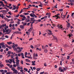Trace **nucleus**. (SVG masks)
<instances>
[{
  "mask_svg": "<svg viewBox=\"0 0 74 74\" xmlns=\"http://www.w3.org/2000/svg\"><path fill=\"white\" fill-rule=\"evenodd\" d=\"M66 69L64 67H60L58 69L59 71L60 72H64V71H66Z\"/></svg>",
  "mask_w": 74,
  "mask_h": 74,
  "instance_id": "obj_1",
  "label": "nucleus"
},
{
  "mask_svg": "<svg viewBox=\"0 0 74 74\" xmlns=\"http://www.w3.org/2000/svg\"><path fill=\"white\" fill-rule=\"evenodd\" d=\"M16 66L18 67L19 66V62H20L19 60H16Z\"/></svg>",
  "mask_w": 74,
  "mask_h": 74,
  "instance_id": "obj_2",
  "label": "nucleus"
},
{
  "mask_svg": "<svg viewBox=\"0 0 74 74\" xmlns=\"http://www.w3.org/2000/svg\"><path fill=\"white\" fill-rule=\"evenodd\" d=\"M5 43H4V42H2V43H0V45H1L2 48H4L5 47Z\"/></svg>",
  "mask_w": 74,
  "mask_h": 74,
  "instance_id": "obj_3",
  "label": "nucleus"
},
{
  "mask_svg": "<svg viewBox=\"0 0 74 74\" xmlns=\"http://www.w3.org/2000/svg\"><path fill=\"white\" fill-rule=\"evenodd\" d=\"M12 47L13 48V50L15 51H17V48L16 47H15V45H12Z\"/></svg>",
  "mask_w": 74,
  "mask_h": 74,
  "instance_id": "obj_4",
  "label": "nucleus"
},
{
  "mask_svg": "<svg viewBox=\"0 0 74 74\" xmlns=\"http://www.w3.org/2000/svg\"><path fill=\"white\" fill-rule=\"evenodd\" d=\"M5 26H6V24L5 23V25L4 24H3L2 25L0 26V29H1L2 28H3V27Z\"/></svg>",
  "mask_w": 74,
  "mask_h": 74,
  "instance_id": "obj_5",
  "label": "nucleus"
},
{
  "mask_svg": "<svg viewBox=\"0 0 74 74\" xmlns=\"http://www.w3.org/2000/svg\"><path fill=\"white\" fill-rule=\"evenodd\" d=\"M53 39L54 40H56V42L58 41V39H57V38L56 36H54L53 37Z\"/></svg>",
  "mask_w": 74,
  "mask_h": 74,
  "instance_id": "obj_6",
  "label": "nucleus"
},
{
  "mask_svg": "<svg viewBox=\"0 0 74 74\" xmlns=\"http://www.w3.org/2000/svg\"><path fill=\"white\" fill-rule=\"evenodd\" d=\"M58 28H59V29H62L63 28V26H62V25H58Z\"/></svg>",
  "mask_w": 74,
  "mask_h": 74,
  "instance_id": "obj_7",
  "label": "nucleus"
},
{
  "mask_svg": "<svg viewBox=\"0 0 74 74\" xmlns=\"http://www.w3.org/2000/svg\"><path fill=\"white\" fill-rule=\"evenodd\" d=\"M5 32H6V34H9L10 33V32H9V30L8 29L6 30Z\"/></svg>",
  "mask_w": 74,
  "mask_h": 74,
  "instance_id": "obj_8",
  "label": "nucleus"
},
{
  "mask_svg": "<svg viewBox=\"0 0 74 74\" xmlns=\"http://www.w3.org/2000/svg\"><path fill=\"white\" fill-rule=\"evenodd\" d=\"M19 50L17 51L18 52H20L22 51V49H23V48L21 47L20 49H18Z\"/></svg>",
  "mask_w": 74,
  "mask_h": 74,
  "instance_id": "obj_9",
  "label": "nucleus"
},
{
  "mask_svg": "<svg viewBox=\"0 0 74 74\" xmlns=\"http://www.w3.org/2000/svg\"><path fill=\"white\" fill-rule=\"evenodd\" d=\"M31 21H36V20H34V18H30Z\"/></svg>",
  "mask_w": 74,
  "mask_h": 74,
  "instance_id": "obj_10",
  "label": "nucleus"
},
{
  "mask_svg": "<svg viewBox=\"0 0 74 74\" xmlns=\"http://www.w3.org/2000/svg\"><path fill=\"white\" fill-rule=\"evenodd\" d=\"M70 23H68L66 25L67 27H70Z\"/></svg>",
  "mask_w": 74,
  "mask_h": 74,
  "instance_id": "obj_11",
  "label": "nucleus"
},
{
  "mask_svg": "<svg viewBox=\"0 0 74 74\" xmlns=\"http://www.w3.org/2000/svg\"><path fill=\"white\" fill-rule=\"evenodd\" d=\"M33 56H34V57H36H36H37V56H38V55L37 53H36V54H35V53H34L33 54Z\"/></svg>",
  "mask_w": 74,
  "mask_h": 74,
  "instance_id": "obj_12",
  "label": "nucleus"
},
{
  "mask_svg": "<svg viewBox=\"0 0 74 74\" xmlns=\"http://www.w3.org/2000/svg\"><path fill=\"white\" fill-rule=\"evenodd\" d=\"M68 2L70 1L71 3H74V0H68Z\"/></svg>",
  "mask_w": 74,
  "mask_h": 74,
  "instance_id": "obj_13",
  "label": "nucleus"
},
{
  "mask_svg": "<svg viewBox=\"0 0 74 74\" xmlns=\"http://www.w3.org/2000/svg\"><path fill=\"white\" fill-rule=\"evenodd\" d=\"M26 18V17L25 16L23 17V18H22V20H21L22 21H25Z\"/></svg>",
  "mask_w": 74,
  "mask_h": 74,
  "instance_id": "obj_14",
  "label": "nucleus"
},
{
  "mask_svg": "<svg viewBox=\"0 0 74 74\" xmlns=\"http://www.w3.org/2000/svg\"><path fill=\"white\" fill-rule=\"evenodd\" d=\"M32 29H33V28L32 27L30 28L28 30V32H30V31L31 32V31L32 30Z\"/></svg>",
  "mask_w": 74,
  "mask_h": 74,
  "instance_id": "obj_15",
  "label": "nucleus"
},
{
  "mask_svg": "<svg viewBox=\"0 0 74 74\" xmlns=\"http://www.w3.org/2000/svg\"><path fill=\"white\" fill-rule=\"evenodd\" d=\"M7 43L8 45H10V44H12V42H8Z\"/></svg>",
  "mask_w": 74,
  "mask_h": 74,
  "instance_id": "obj_16",
  "label": "nucleus"
},
{
  "mask_svg": "<svg viewBox=\"0 0 74 74\" xmlns=\"http://www.w3.org/2000/svg\"><path fill=\"white\" fill-rule=\"evenodd\" d=\"M20 27L21 29H24V26L23 25H21L20 26Z\"/></svg>",
  "mask_w": 74,
  "mask_h": 74,
  "instance_id": "obj_17",
  "label": "nucleus"
},
{
  "mask_svg": "<svg viewBox=\"0 0 74 74\" xmlns=\"http://www.w3.org/2000/svg\"><path fill=\"white\" fill-rule=\"evenodd\" d=\"M11 53V51H9L8 52V55H10Z\"/></svg>",
  "mask_w": 74,
  "mask_h": 74,
  "instance_id": "obj_18",
  "label": "nucleus"
},
{
  "mask_svg": "<svg viewBox=\"0 0 74 74\" xmlns=\"http://www.w3.org/2000/svg\"><path fill=\"white\" fill-rule=\"evenodd\" d=\"M26 33L27 36H29V35H30V32H26Z\"/></svg>",
  "mask_w": 74,
  "mask_h": 74,
  "instance_id": "obj_19",
  "label": "nucleus"
},
{
  "mask_svg": "<svg viewBox=\"0 0 74 74\" xmlns=\"http://www.w3.org/2000/svg\"><path fill=\"white\" fill-rule=\"evenodd\" d=\"M44 52H45V53H47V52H48V51H47V49H45L44 50Z\"/></svg>",
  "mask_w": 74,
  "mask_h": 74,
  "instance_id": "obj_20",
  "label": "nucleus"
},
{
  "mask_svg": "<svg viewBox=\"0 0 74 74\" xmlns=\"http://www.w3.org/2000/svg\"><path fill=\"white\" fill-rule=\"evenodd\" d=\"M29 15H30V16H31V17H34V16L33 15V13H31V14H30Z\"/></svg>",
  "mask_w": 74,
  "mask_h": 74,
  "instance_id": "obj_21",
  "label": "nucleus"
},
{
  "mask_svg": "<svg viewBox=\"0 0 74 74\" xmlns=\"http://www.w3.org/2000/svg\"><path fill=\"white\" fill-rule=\"evenodd\" d=\"M0 67H1V68H2V67H4V65H3V64H0Z\"/></svg>",
  "mask_w": 74,
  "mask_h": 74,
  "instance_id": "obj_22",
  "label": "nucleus"
},
{
  "mask_svg": "<svg viewBox=\"0 0 74 74\" xmlns=\"http://www.w3.org/2000/svg\"><path fill=\"white\" fill-rule=\"evenodd\" d=\"M8 48H9L10 49H12V47L11 46H9V47H8Z\"/></svg>",
  "mask_w": 74,
  "mask_h": 74,
  "instance_id": "obj_23",
  "label": "nucleus"
},
{
  "mask_svg": "<svg viewBox=\"0 0 74 74\" xmlns=\"http://www.w3.org/2000/svg\"><path fill=\"white\" fill-rule=\"evenodd\" d=\"M20 17H21V18H23V17H24V16H24V15H23L22 14H21L20 15Z\"/></svg>",
  "mask_w": 74,
  "mask_h": 74,
  "instance_id": "obj_24",
  "label": "nucleus"
},
{
  "mask_svg": "<svg viewBox=\"0 0 74 74\" xmlns=\"http://www.w3.org/2000/svg\"><path fill=\"white\" fill-rule=\"evenodd\" d=\"M24 14L25 15H29V14L27 13H24Z\"/></svg>",
  "mask_w": 74,
  "mask_h": 74,
  "instance_id": "obj_25",
  "label": "nucleus"
},
{
  "mask_svg": "<svg viewBox=\"0 0 74 74\" xmlns=\"http://www.w3.org/2000/svg\"><path fill=\"white\" fill-rule=\"evenodd\" d=\"M25 61H26V62H29V63H30L31 62H29L30 61V60L27 59H26L25 60Z\"/></svg>",
  "mask_w": 74,
  "mask_h": 74,
  "instance_id": "obj_26",
  "label": "nucleus"
},
{
  "mask_svg": "<svg viewBox=\"0 0 74 74\" xmlns=\"http://www.w3.org/2000/svg\"><path fill=\"white\" fill-rule=\"evenodd\" d=\"M40 69H41L37 68L36 70L37 71H40Z\"/></svg>",
  "mask_w": 74,
  "mask_h": 74,
  "instance_id": "obj_27",
  "label": "nucleus"
},
{
  "mask_svg": "<svg viewBox=\"0 0 74 74\" xmlns=\"http://www.w3.org/2000/svg\"><path fill=\"white\" fill-rule=\"evenodd\" d=\"M0 39H2V40H5V38H0Z\"/></svg>",
  "mask_w": 74,
  "mask_h": 74,
  "instance_id": "obj_28",
  "label": "nucleus"
},
{
  "mask_svg": "<svg viewBox=\"0 0 74 74\" xmlns=\"http://www.w3.org/2000/svg\"><path fill=\"white\" fill-rule=\"evenodd\" d=\"M18 73V71H17V70H16L14 72V73H15V74H17Z\"/></svg>",
  "mask_w": 74,
  "mask_h": 74,
  "instance_id": "obj_29",
  "label": "nucleus"
},
{
  "mask_svg": "<svg viewBox=\"0 0 74 74\" xmlns=\"http://www.w3.org/2000/svg\"><path fill=\"white\" fill-rule=\"evenodd\" d=\"M16 60H18L19 59V58L18 56H17L16 57Z\"/></svg>",
  "mask_w": 74,
  "mask_h": 74,
  "instance_id": "obj_30",
  "label": "nucleus"
},
{
  "mask_svg": "<svg viewBox=\"0 0 74 74\" xmlns=\"http://www.w3.org/2000/svg\"><path fill=\"white\" fill-rule=\"evenodd\" d=\"M5 61L6 63H9V62H10L9 60H5Z\"/></svg>",
  "mask_w": 74,
  "mask_h": 74,
  "instance_id": "obj_31",
  "label": "nucleus"
},
{
  "mask_svg": "<svg viewBox=\"0 0 74 74\" xmlns=\"http://www.w3.org/2000/svg\"><path fill=\"white\" fill-rule=\"evenodd\" d=\"M30 47H31V48H32V49H34V47H33V45H31L30 46Z\"/></svg>",
  "mask_w": 74,
  "mask_h": 74,
  "instance_id": "obj_32",
  "label": "nucleus"
},
{
  "mask_svg": "<svg viewBox=\"0 0 74 74\" xmlns=\"http://www.w3.org/2000/svg\"><path fill=\"white\" fill-rule=\"evenodd\" d=\"M26 25H27V23H24V24H23V25L24 26H26Z\"/></svg>",
  "mask_w": 74,
  "mask_h": 74,
  "instance_id": "obj_33",
  "label": "nucleus"
},
{
  "mask_svg": "<svg viewBox=\"0 0 74 74\" xmlns=\"http://www.w3.org/2000/svg\"><path fill=\"white\" fill-rule=\"evenodd\" d=\"M0 71L1 72V73H3V72H4V70H0Z\"/></svg>",
  "mask_w": 74,
  "mask_h": 74,
  "instance_id": "obj_34",
  "label": "nucleus"
},
{
  "mask_svg": "<svg viewBox=\"0 0 74 74\" xmlns=\"http://www.w3.org/2000/svg\"><path fill=\"white\" fill-rule=\"evenodd\" d=\"M17 69L18 70H20V67L18 66L17 67Z\"/></svg>",
  "mask_w": 74,
  "mask_h": 74,
  "instance_id": "obj_35",
  "label": "nucleus"
},
{
  "mask_svg": "<svg viewBox=\"0 0 74 74\" xmlns=\"http://www.w3.org/2000/svg\"><path fill=\"white\" fill-rule=\"evenodd\" d=\"M14 33H16L17 34H19V32H15Z\"/></svg>",
  "mask_w": 74,
  "mask_h": 74,
  "instance_id": "obj_36",
  "label": "nucleus"
},
{
  "mask_svg": "<svg viewBox=\"0 0 74 74\" xmlns=\"http://www.w3.org/2000/svg\"><path fill=\"white\" fill-rule=\"evenodd\" d=\"M5 38H8V37H8V36L7 35H6L5 36Z\"/></svg>",
  "mask_w": 74,
  "mask_h": 74,
  "instance_id": "obj_37",
  "label": "nucleus"
},
{
  "mask_svg": "<svg viewBox=\"0 0 74 74\" xmlns=\"http://www.w3.org/2000/svg\"><path fill=\"white\" fill-rule=\"evenodd\" d=\"M21 56H24V54H23V53H22L21 54Z\"/></svg>",
  "mask_w": 74,
  "mask_h": 74,
  "instance_id": "obj_38",
  "label": "nucleus"
},
{
  "mask_svg": "<svg viewBox=\"0 0 74 74\" xmlns=\"http://www.w3.org/2000/svg\"><path fill=\"white\" fill-rule=\"evenodd\" d=\"M21 64H23V60H22L21 61Z\"/></svg>",
  "mask_w": 74,
  "mask_h": 74,
  "instance_id": "obj_39",
  "label": "nucleus"
},
{
  "mask_svg": "<svg viewBox=\"0 0 74 74\" xmlns=\"http://www.w3.org/2000/svg\"><path fill=\"white\" fill-rule=\"evenodd\" d=\"M4 8V9H5L6 10H9V9H8V8L6 7Z\"/></svg>",
  "mask_w": 74,
  "mask_h": 74,
  "instance_id": "obj_40",
  "label": "nucleus"
},
{
  "mask_svg": "<svg viewBox=\"0 0 74 74\" xmlns=\"http://www.w3.org/2000/svg\"><path fill=\"white\" fill-rule=\"evenodd\" d=\"M8 14H10V15H12V14H11V12H8Z\"/></svg>",
  "mask_w": 74,
  "mask_h": 74,
  "instance_id": "obj_41",
  "label": "nucleus"
},
{
  "mask_svg": "<svg viewBox=\"0 0 74 74\" xmlns=\"http://www.w3.org/2000/svg\"><path fill=\"white\" fill-rule=\"evenodd\" d=\"M14 36V35H13V34H12V36L10 37V39L11 40H12V36Z\"/></svg>",
  "mask_w": 74,
  "mask_h": 74,
  "instance_id": "obj_42",
  "label": "nucleus"
},
{
  "mask_svg": "<svg viewBox=\"0 0 74 74\" xmlns=\"http://www.w3.org/2000/svg\"><path fill=\"white\" fill-rule=\"evenodd\" d=\"M14 55H12L11 56V58H14Z\"/></svg>",
  "mask_w": 74,
  "mask_h": 74,
  "instance_id": "obj_43",
  "label": "nucleus"
},
{
  "mask_svg": "<svg viewBox=\"0 0 74 74\" xmlns=\"http://www.w3.org/2000/svg\"><path fill=\"white\" fill-rule=\"evenodd\" d=\"M59 11H61V12L63 11V9H59Z\"/></svg>",
  "mask_w": 74,
  "mask_h": 74,
  "instance_id": "obj_44",
  "label": "nucleus"
},
{
  "mask_svg": "<svg viewBox=\"0 0 74 74\" xmlns=\"http://www.w3.org/2000/svg\"><path fill=\"white\" fill-rule=\"evenodd\" d=\"M19 14H18V15H16V17H19Z\"/></svg>",
  "mask_w": 74,
  "mask_h": 74,
  "instance_id": "obj_45",
  "label": "nucleus"
},
{
  "mask_svg": "<svg viewBox=\"0 0 74 74\" xmlns=\"http://www.w3.org/2000/svg\"><path fill=\"white\" fill-rule=\"evenodd\" d=\"M23 11V9H22L21 10L19 14H21V13Z\"/></svg>",
  "mask_w": 74,
  "mask_h": 74,
  "instance_id": "obj_46",
  "label": "nucleus"
},
{
  "mask_svg": "<svg viewBox=\"0 0 74 74\" xmlns=\"http://www.w3.org/2000/svg\"><path fill=\"white\" fill-rule=\"evenodd\" d=\"M70 4L71 5V6H72V5H74V4L71 3H70Z\"/></svg>",
  "mask_w": 74,
  "mask_h": 74,
  "instance_id": "obj_47",
  "label": "nucleus"
},
{
  "mask_svg": "<svg viewBox=\"0 0 74 74\" xmlns=\"http://www.w3.org/2000/svg\"><path fill=\"white\" fill-rule=\"evenodd\" d=\"M67 59H70V56H67Z\"/></svg>",
  "mask_w": 74,
  "mask_h": 74,
  "instance_id": "obj_48",
  "label": "nucleus"
},
{
  "mask_svg": "<svg viewBox=\"0 0 74 74\" xmlns=\"http://www.w3.org/2000/svg\"><path fill=\"white\" fill-rule=\"evenodd\" d=\"M44 73V71H43V72H41L40 73V74H43Z\"/></svg>",
  "mask_w": 74,
  "mask_h": 74,
  "instance_id": "obj_49",
  "label": "nucleus"
},
{
  "mask_svg": "<svg viewBox=\"0 0 74 74\" xmlns=\"http://www.w3.org/2000/svg\"><path fill=\"white\" fill-rule=\"evenodd\" d=\"M36 62V61H32V63H35V62Z\"/></svg>",
  "mask_w": 74,
  "mask_h": 74,
  "instance_id": "obj_50",
  "label": "nucleus"
},
{
  "mask_svg": "<svg viewBox=\"0 0 74 74\" xmlns=\"http://www.w3.org/2000/svg\"><path fill=\"white\" fill-rule=\"evenodd\" d=\"M13 66L14 67H16V65H15V64H14L13 65Z\"/></svg>",
  "mask_w": 74,
  "mask_h": 74,
  "instance_id": "obj_51",
  "label": "nucleus"
},
{
  "mask_svg": "<svg viewBox=\"0 0 74 74\" xmlns=\"http://www.w3.org/2000/svg\"><path fill=\"white\" fill-rule=\"evenodd\" d=\"M14 69H15V68L14 67H13L12 68H11L12 70H13Z\"/></svg>",
  "mask_w": 74,
  "mask_h": 74,
  "instance_id": "obj_52",
  "label": "nucleus"
},
{
  "mask_svg": "<svg viewBox=\"0 0 74 74\" xmlns=\"http://www.w3.org/2000/svg\"><path fill=\"white\" fill-rule=\"evenodd\" d=\"M3 58V56L2 55H0V59Z\"/></svg>",
  "mask_w": 74,
  "mask_h": 74,
  "instance_id": "obj_53",
  "label": "nucleus"
},
{
  "mask_svg": "<svg viewBox=\"0 0 74 74\" xmlns=\"http://www.w3.org/2000/svg\"><path fill=\"white\" fill-rule=\"evenodd\" d=\"M42 49H45V46H42Z\"/></svg>",
  "mask_w": 74,
  "mask_h": 74,
  "instance_id": "obj_54",
  "label": "nucleus"
},
{
  "mask_svg": "<svg viewBox=\"0 0 74 74\" xmlns=\"http://www.w3.org/2000/svg\"><path fill=\"white\" fill-rule=\"evenodd\" d=\"M49 47H51V46H52V44H49Z\"/></svg>",
  "mask_w": 74,
  "mask_h": 74,
  "instance_id": "obj_55",
  "label": "nucleus"
},
{
  "mask_svg": "<svg viewBox=\"0 0 74 74\" xmlns=\"http://www.w3.org/2000/svg\"><path fill=\"white\" fill-rule=\"evenodd\" d=\"M44 66H47V64H46V63H45L44 64Z\"/></svg>",
  "mask_w": 74,
  "mask_h": 74,
  "instance_id": "obj_56",
  "label": "nucleus"
},
{
  "mask_svg": "<svg viewBox=\"0 0 74 74\" xmlns=\"http://www.w3.org/2000/svg\"><path fill=\"white\" fill-rule=\"evenodd\" d=\"M4 71L5 73H7V71L6 70H4Z\"/></svg>",
  "mask_w": 74,
  "mask_h": 74,
  "instance_id": "obj_57",
  "label": "nucleus"
},
{
  "mask_svg": "<svg viewBox=\"0 0 74 74\" xmlns=\"http://www.w3.org/2000/svg\"><path fill=\"white\" fill-rule=\"evenodd\" d=\"M33 11H37V9L34 8L33 9Z\"/></svg>",
  "mask_w": 74,
  "mask_h": 74,
  "instance_id": "obj_58",
  "label": "nucleus"
},
{
  "mask_svg": "<svg viewBox=\"0 0 74 74\" xmlns=\"http://www.w3.org/2000/svg\"><path fill=\"white\" fill-rule=\"evenodd\" d=\"M8 50H9L8 48H6V51H8Z\"/></svg>",
  "mask_w": 74,
  "mask_h": 74,
  "instance_id": "obj_59",
  "label": "nucleus"
},
{
  "mask_svg": "<svg viewBox=\"0 0 74 74\" xmlns=\"http://www.w3.org/2000/svg\"><path fill=\"white\" fill-rule=\"evenodd\" d=\"M1 5H3V6H2V7H4V6H5L4 4V3H3L1 4Z\"/></svg>",
  "mask_w": 74,
  "mask_h": 74,
  "instance_id": "obj_60",
  "label": "nucleus"
},
{
  "mask_svg": "<svg viewBox=\"0 0 74 74\" xmlns=\"http://www.w3.org/2000/svg\"><path fill=\"white\" fill-rule=\"evenodd\" d=\"M9 67L10 68H12V65H11Z\"/></svg>",
  "mask_w": 74,
  "mask_h": 74,
  "instance_id": "obj_61",
  "label": "nucleus"
},
{
  "mask_svg": "<svg viewBox=\"0 0 74 74\" xmlns=\"http://www.w3.org/2000/svg\"><path fill=\"white\" fill-rule=\"evenodd\" d=\"M17 24H18V25H19V24H20V22H19V21H18L17 22Z\"/></svg>",
  "mask_w": 74,
  "mask_h": 74,
  "instance_id": "obj_62",
  "label": "nucleus"
},
{
  "mask_svg": "<svg viewBox=\"0 0 74 74\" xmlns=\"http://www.w3.org/2000/svg\"><path fill=\"white\" fill-rule=\"evenodd\" d=\"M12 29V30H15V27H13Z\"/></svg>",
  "mask_w": 74,
  "mask_h": 74,
  "instance_id": "obj_63",
  "label": "nucleus"
},
{
  "mask_svg": "<svg viewBox=\"0 0 74 74\" xmlns=\"http://www.w3.org/2000/svg\"><path fill=\"white\" fill-rule=\"evenodd\" d=\"M33 70H36V67H33Z\"/></svg>",
  "mask_w": 74,
  "mask_h": 74,
  "instance_id": "obj_64",
  "label": "nucleus"
}]
</instances>
